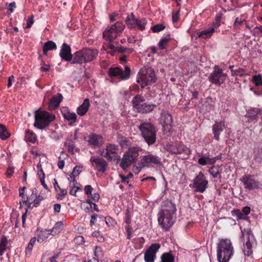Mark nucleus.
Instances as JSON below:
<instances>
[{
	"instance_id": "obj_1",
	"label": "nucleus",
	"mask_w": 262,
	"mask_h": 262,
	"mask_svg": "<svg viewBox=\"0 0 262 262\" xmlns=\"http://www.w3.org/2000/svg\"><path fill=\"white\" fill-rule=\"evenodd\" d=\"M176 210V206L171 201L165 203L158 217L159 224L163 229L167 230L173 224Z\"/></svg>"
},
{
	"instance_id": "obj_2",
	"label": "nucleus",
	"mask_w": 262,
	"mask_h": 262,
	"mask_svg": "<svg viewBox=\"0 0 262 262\" xmlns=\"http://www.w3.org/2000/svg\"><path fill=\"white\" fill-rule=\"evenodd\" d=\"M234 248L229 239H221L217 246V259L219 262H228L233 255Z\"/></svg>"
},
{
	"instance_id": "obj_3",
	"label": "nucleus",
	"mask_w": 262,
	"mask_h": 262,
	"mask_svg": "<svg viewBox=\"0 0 262 262\" xmlns=\"http://www.w3.org/2000/svg\"><path fill=\"white\" fill-rule=\"evenodd\" d=\"M98 52L97 50L85 48L77 51L73 54V60L72 64H82L94 60L97 56Z\"/></svg>"
},
{
	"instance_id": "obj_4",
	"label": "nucleus",
	"mask_w": 262,
	"mask_h": 262,
	"mask_svg": "<svg viewBox=\"0 0 262 262\" xmlns=\"http://www.w3.org/2000/svg\"><path fill=\"white\" fill-rule=\"evenodd\" d=\"M138 75L136 81L140 84L142 89L155 83L157 80L154 69L148 66L141 68L138 73Z\"/></svg>"
},
{
	"instance_id": "obj_5",
	"label": "nucleus",
	"mask_w": 262,
	"mask_h": 262,
	"mask_svg": "<svg viewBox=\"0 0 262 262\" xmlns=\"http://www.w3.org/2000/svg\"><path fill=\"white\" fill-rule=\"evenodd\" d=\"M138 128L142 137L149 146L156 142L157 130L153 124L150 122H142Z\"/></svg>"
},
{
	"instance_id": "obj_6",
	"label": "nucleus",
	"mask_w": 262,
	"mask_h": 262,
	"mask_svg": "<svg viewBox=\"0 0 262 262\" xmlns=\"http://www.w3.org/2000/svg\"><path fill=\"white\" fill-rule=\"evenodd\" d=\"M55 119L54 115L46 111L38 110L35 114L34 126L38 129H42L48 126L50 123Z\"/></svg>"
},
{
	"instance_id": "obj_7",
	"label": "nucleus",
	"mask_w": 262,
	"mask_h": 262,
	"mask_svg": "<svg viewBox=\"0 0 262 262\" xmlns=\"http://www.w3.org/2000/svg\"><path fill=\"white\" fill-rule=\"evenodd\" d=\"M242 234L241 239L244 243L243 251L245 255L249 256L252 253V246L255 238L250 229H244Z\"/></svg>"
},
{
	"instance_id": "obj_8",
	"label": "nucleus",
	"mask_w": 262,
	"mask_h": 262,
	"mask_svg": "<svg viewBox=\"0 0 262 262\" xmlns=\"http://www.w3.org/2000/svg\"><path fill=\"white\" fill-rule=\"evenodd\" d=\"M140 149L138 147H129L123 155L120 166L123 169H125L131 165L136 159L139 156V151Z\"/></svg>"
},
{
	"instance_id": "obj_9",
	"label": "nucleus",
	"mask_w": 262,
	"mask_h": 262,
	"mask_svg": "<svg viewBox=\"0 0 262 262\" xmlns=\"http://www.w3.org/2000/svg\"><path fill=\"white\" fill-rule=\"evenodd\" d=\"M124 26L122 22L118 21L111 27H108L103 33V37L112 42L123 30Z\"/></svg>"
},
{
	"instance_id": "obj_10",
	"label": "nucleus",
	"mask_w": 262,
	"mask_h": 262,
	"mask_svg": "<svg viewBox=\"0 0 262 262\" xmlns=\"http://www.w3.org/2000/svg\"><path fill=\"white\" fill-rule=\"evenodd\" d=\"M166 149L169 152L176 155L184 154L188 156L191 153V150L189 148L178 142L167 144Z\"/></svg>"
},
{
	"instance_id": "obj_11",
	"label": "nucleus",
	"mask_w": 262,
	"mask_h": 262,
	"mask_svg": "<svg viewBox=\"0 0 262 262\" xmlns=\"http://www.w3.org/2000/svg\"><path fill=\"white\" fill-rule=\"evenodd\" d=\"M240 180L244 184V188L249 191L261 189L262 187V184L255 180L253 176L250 174L243 176Z\"/></svg>"
},
{
	"instance_id": "obj_12",
	"label": "nucleus",
	"mask_w": 262,
	"mask_h": 262,
	"mask_svg": "<svg viewBox=\"0 0 262 262\" xmlns=\"http://www.w3.org/2000/svg\"><path fill=\"white\" fill-rule=\"evenodd\" d=\"M108 74L111 78L119 76L121 80H126L130 76V70L127 66H125L124 71L118 67L111 68L108 70Z\"/></svg>"
},
{
	"instance_id": "obj_13",
	"label": "nucleus",
	"mask_w": 262,
	"mask_h": 262,
	"mask_svg": "<svg viewBox=\"0 0 262 262\" xmlns=\"http://www.w3.org/2000/svg\"><path fill=\"white\" fill-rule=\"evenodd\" d=\"M227 75L223 72V70L218 66H215L214 71L211 73L209 78L213 84L220 85L223 83L226 78Z\"/></svg>"
},
{
	"instance_id": "obj_14",
	"label": "nucleus",
	"mask_w": 262,
	"mask_h": 262,
	"mask_svg": "<svg viewBox=\"0 0 262 262\" xmlns=\"http://www.w3.org/2000/svg\"><path fill=\"white\" fill-rule=\"evenodd\" d=\"M195 191L201 193L204 192L208 186V182L206 180L204 174L200 172L193 181Z\"/></svg>"
},
{
	"instance_id": "obj_15",
	"label": "nucleus",
	"mask_w": 262,
	"mask_h": 262,
	"mask_svg": "<svg viewBox=\"0 0 262 262\" xmlns=\"http://www.w3.org/2000/svg\"><path fill=\"white\" fill-rule=\"evenodd\" d=\"M126 22L130 28H138L141 31L145 29L146 21L145 18L138 17H126Z\"/></svg>"
},
{
	"instance_id": "obj_16",
	"label": "nucleus",
	"mask_w": 262,
	"mask_h": 262,
	"mask_svg": "<svg viewBox=\"0 0 262 262\" xmlns=\"http://www.w3.org/2000/svg\"><path fill=\"white\" fill-rule=\"evenodd\" d=\"M160 248V245L158 243L151 244L145 251L144 253V260L145 262H154L156 253Z\"/></svg>"
},
{
	"instance_id": "obj_17",
	"label": "nucleus",
	"mask_w": 262,
	"mask_h": 262,
	"mask_svg": "<svg viewBox=\"0 0 262 262\" xmlns=\"http://www.w3.org/2000/svg\"><path fill=\"white\" fill-rule=\"evenodd\" d=\"M160 163V158L158 157L151 154L144 156L142 157L141 159L142 167H148L150 165L159 164Z\"/></svg>"
},
{
	"instance_id": "obj_18",
	"label": "nucleus",
	"mask_w": 262,
	"mask_h": 262,
	"mask_svg": "<svg viewBox=\"0 0 262 262\" xmlns=\"http://www.w3.org/2000/svg\"><path fill=\"white\" fill-rule=\"evenodd\" d=\"M118 149L117 145L113 144H107L105 147L106 152L103 155L102 154V155L108 160L115 159L117 157V151Z\"/></svg>"
},
{
	"instance_id": "obj_19",
	"label": "nucleus",
	"mask_w": 262,
	"mask_h": 262,
	"mask_svg": "<svg viewBox=\"0 0 262 262\" xmlns=\"http://www.w3.org/2000/svg\"><path fill=\"white\" fill-rule=\"evenodd\" d=\"M262 114V108H253L247 111L246 117L249 122H255L257 121L259 116Z\"/></svg>"
},
{
	"instance_id": "obj_20",
	"label": "nucleus",
	"mask_w": 262,
	"mask_h": 262,
	"mask_svg": "<svg viewBox=\"0 0 262 262\" xmlns=\"http://www.w3.org/2000/svg\"><path fill=\"white\" fill-rule=\"evenodd\" d=\"M59 55L62 59L66 61L73 60V55L71 54V47L66 43L62 44Z\"/></svg>"
},
{
	"instance_id": "obj_21",
	"label": "nucleus",
	"mask_w": 262,
	"mask_h": 262,
	"mask_svg": "<svg viewBox=\"0 0 262 262\" xmlns=\"http://www.w3.org/2000/svg\"><path fill=\"white\" fill-rule=\"evenodd\" d=\"M225 128L226 125L224 121L220 122L215 121V124L212 126V132L214 138L216 140L219 141L220 135Z\"/></svg>"
},
{
	"instance_id": "obj_22",
	"label": "nucleus",
	"mask_w": 262,
	"mask_h": 262,
	"mask_svg": "<svg viewBox=\"0 0 262 262\" xmlns=\"http://www.w3.org/2000/svg\"><path fill=\"white\" fill-rule=\"evenodd\" d=\"M88 142L94 148L100 147L103 143V138L100 135L91 134L89 136Z\"/></svg>"
},
{
	"instance_id": "obj_23",
	"label": "nucleus",
	"mask_w": 262,
	"mask_h": 262,
	"mask_svg": "<svg viewBox=\"0 0 262 262\" xmlns=\"http://www.w3.org/2000/svg\"><path fill=\"white\" fill-rule=\"evenodd\" d=\"M90 161L92 163H95L96 164V169L102 173L106 171V166L107 163L105 160L102 158H97L95 157H91Z\"/></svg>"
},
{
	"instance_id": "obj_24",
	"label": "nucleus",
	"mask_w": 262,
	"mask_h": 262,
	"mask_svg": "<svg viewBox=\"0 0 262 262\" xmlns=\"http://www.w3.org/2000/svg\"><path fill=\"white\" fill-rule=\"evenodd\" d=\"M63 97L60 93L53 96L49 103V109L51 111L57 108L62 100Z\"/></svg>"
},
{
	"instance_id": "obj_25",
	"label": "nucleus",
	"mask_w": 262,
	"mask_h": 262,
	"mask_svg": "<svg viewBox=\"0 0 262 262\" xmlns=\"http://www.w3.org/2000/svg\"><path fill=\"white\" fill-rule=\"evenodd\" d=\"M61 112L64 118L70 121V125L76 122L77 115L75 113L69 112L67 108H64Z\"/></svg>"
},
{
	"instance_id": "obj_26",
	"label": "nucleus",
	"mask_w": 262,
	"mask_h": 262,
	"mask_svg": "<svg viewBox=\"0 0 262 262\" xmlns=\"http://www.w3.org/2000/svg\"><path fill=\"white\" fill-rule=\"evenodd\" d=\"M89 106V99L86 98L84 100L83 103L77 108V114L80 116H83L88 112Z\"/></svg>"
},
{
	"instance_id": "obj_27",
	"label": "nucleus",
	"mask_w": 262,
	"mask_h": 262,
	"mask_svg": "<svg viewBox=\"0 0 262 262\" xmlns=\"http://www.w3.org/2000/svg\"><path fill=\"white\" fill-rule=\"evenodd\" d=\"M156 107V105L155 104L143 103H142L141 107L138 110V112L143 114L149 113Z\"/></svg>"
},
{
	"instance_id": "obj_28",
	"label": "nucleus",
	"mask_w": 262,
	"mask_h": 262,
	"mask_svg": "<svg viewBox=\"0 0 262 262\" xmlns=\"http://www.w3.org/2000/svg\"><path fill=\"white\" fill-rule=\"evenodd\" d=\"M144 101V97L140 95H138L133 98L132 100L133 107L137 111V112L140 108L141 105Z\"/></svg>"
},
{
	"instance_id": "obj_29",
	"label": "nucleus",
	"mask_w": 262,
	"mask_h": 262,
	"mask_svg": "<svg viewBox=\"0 0 262 262\" xmlns=\"http://www.w3.org/2000/svg\"><path fill=\"white\" fill-rule=\"evenodd\" d=\"M214 32L213 28H210L208 29L204 30L201 32L197 33L198 37L207 39L210 37L213 33Z\"/></svg>"
},
{
	"instance_id": "obj_30",
	"label": "nucleus",
	"mask_w": 262,
	"mask_h": 262,
	"mask_svg": "<svg viewBox=\"0 0 262 262\" xmlns=\"http://www.w3.org/2000/svg\"><path fill=\"white\" fill-rule=\"evenodd\" d=\"M198 163L202 166L212 165L215 163V159H211L208 157H202L198 159Z\"/></svg>"
},
{
	"instance_id": "obj_31",
	"label": "nucleus",
	"mask_w": 262,
	"mask_h": 262,
	"mask_svg": "<svg viewBox=\"0 0 262 262\" xmlns=\"http://www.w3.org/2000/svg\"><path fill=\"white\" fill-rule=\"evenodd\" d=\"M57 48L55 43L52 41H48L43 46V53L47 55L49 50H55Z\"/></svg>"
},
{
	"instance_id": "obj_32",
	"label": "nucleus",
	"mask_w": 262,
	"mask_h": 262,
	"mask_svg": "<svg viewBox=\"0 0 262 262\" xmlns=\"http://www.w3.org/2000/svg\"><path fill=\"white\" fill-rule=\"evenodd\" d=\"M64 145L69 152L72 154H74L76 147L72 140L67 139Z\"/></svg>"
},
{
	"instance_id": "obj_33",
	"label": "nucleus",
	"mask_w": 262,
	"mask_h": 262,
	"mask_svg": "<svg viewBox=\"0 0 262 262\" xmlns=\"http://www.w3.org/2000/svg\"><path fill=\"white\" fill-rule=\"evenodd\" d=\"M63 223L62 222H58L56 223L53 228L50 230L51 233L53 235H55L58 234L63 228Z\"/></svg>"
},
{
	"instance_id": "obj_34",
	"label": "nucleus",
	"mask_w": 262,
	"mask_h": 262,
	"mask_svg": "<svg viewBox=\"0 0 262 262\" xmlns=\"http://www.w3.org/2000/svg\"><path fill=\"white\" fill-rule=\"evenodd\" d=\"M25 138L27 141L32 143H35L37 140L36 135L30 130H26Z\"/></svg>"
},
{
	"instance_id": "obj_35",
	"label": "nucleus",
	"mask_w": 262,
	"mask_h": 262,
	"mask_svg": "<svg viewBox=\"0 0 262 262\" xmlns=\"http://www.w3.org/2000/svg\"><path fill=\"white\" fill-rule=\"evenodd\" d=\"M161 259V262H174V257L170 252L163 253Z\"/></svg>"
},
{
	"instance_id": "obj_36",
	"label": "nucleus",
	"mask_w": 262,
	"mask_h": 262,
	"mask_svg": "<svg viewBox=\"0 0 262 262\" xmlns=\"http://www.w3.org/2000/svg\"><path fill=\"white\" fill-rule=\"evenodd\" d=\"M10 135L6 126L0 124V138L2 140H6L9 137Z\"/></svg>"
},
{
	"instance_id": "obj_37",
	"label": "nucleus",
	"mask_w": 262,
	"mask_h": 262,
	"mask_svg": "<svg viewBox=\"0 0 262 262\" xmlns=\"http://www.w3.org/2000/svg\"><path fill=\"white\" fill-rule=\"evenodd\" d=\"M51 234L50 230H41L38 234L37 241L42 242L45 239L48 237V235Z\"/></svg>"
},
{
	"instance_id": "obj_38",
	"label": "nucleus",
	"mask_w": 262,
	"mask_h": 262,
	"mask_svg": "<svg viewBox=\"0 0 262 262\" xmlns=\"http://www.w3.org/2000/svg\"><path fill=\"white\" fill-rule=\"evenodd\" d=\"M37 194V190L36 188H34L32 190V194L28 197L27 199L28 200V203L29 204V207H31V205L34 203L33 205H35V202L36 200V196Z\"/></svg>"
},
{
	"instance_id": "obj_39",
	"label": "nucleus",
	"mask_w": 262,
	"mask_h": 262,
	"mask_svg": "<svg viewBox=\"0 0 262 262\" xmlns=\"http://www.w3.org/2000/svg\"><path fill=\"white\" fill-rule=\"evenodd\" d=\"M162 117L164 125L171 126L172 123V116L168 113H165L163 114Z\"/></svg>"
},
{
	"instance_id": "obj_40",
	"label": "nucleus",
	"mask_w": 262,
	"mask_h": 262,
	"mask_svg": "<svg viewBox=\"0 0 262 262\" xmlns=\"http://www.w3.org/2000/svg\"><path fill=\"white\" fill-rule=\"evenodd\" d=\"M170 40L169 36L162 38L159 43L158 46L161 50H164L166 49L168 43Z\"/></svg>"
},
{
	"instance_id": "obj_41",
	"label": "nucleus",
	"mask_w": 262,
	"mask_h": 262,
	"mask_svg": "<svg viewBox=\"0 0 262 262\" xmlns=\"http://www.w3.org/2000/svg\"><path fill=\"white\" fill-rule=\"evenodd\" d=\"M210 174L214 178H221L219 168L217 167L212 166L209 169Z\"/></svg>"
},
{
	"instance_id": "obj_42",
	"label": "nucleus",
	"mask_w": 262,
	"mask_h": 262,
	"mask_svg": "<svg viewBox=\"0 0 262 262\" xmlns=\"http://www.w3.org/2000/svg\"><path fill=\"white\" fill-rule=\"evenodd\" d=\"M165 28V25L163 23L158 24L151 27V30L154 33H158L163 31Z\"/></svg>"
},
{
	"instance_id": "obj_43",
	"label": "nucleus",
	"mask_w": 262,
	"mask_h": 262,
	"mask_svg": "<svg viewBox=\"0 0 262 262\" xmlns=\"http://www.w3.org/2000/svg\"><path fill=\"white\" fill-rule=\"evenodd\" d=\"M35 242H36V238L35 237H32L31 239V240H30V242H29V244H28V245L26 249V254H28V253H29V254H31V251H32V249H33V246H34V244L35 243Z\"/></svg>"
},
{
	"instance_id": "obj_44",
	"label": "nucleus",
	"mask_w": 262,
	"mask_h": 262,
	"mask_svg": "<svg viewBox=\"0 0 262 262\" xmlns=\"http://www.w3.org/2000/svg\"><path fill=\"white\" fill-rule=\"evenodd\" d=\"M119 143L122 148H126L129 145V141L125 137H121L119 139Z\"/></svg>"
},
{
	"instance_id": "obj_45",
	"label": "nucleus",
	"mask_w": 262,
	"mask_h": 262,
	"mask_svg": "<svg viewBox=\"0 0 262 262\" xmlns=\"http://www.w3.org/2000/svg\"><path fill=\"white\" fill-rule=\"evenodd\" d=\"M233 67V66H230V69L231 70L232 75L242 76L245 74V71L244 70V69L242 68H238L237 70H233L232 69Z\"/></svg>"
},
{
	"instance_id": "obj_46",
	"label": "nucleus",
	"mask_w": 262,
	"mask_h": 262,
	"mask_svg": "<svg viewBox=\"0 0 262 262\" xmlns=\"http://www.w3.org/2000/svg\"><path fill=\"white\" fill-rule=\"evenodd\" d=\"M82 168V167L80 166H75L73 168V171L70 175V178H72V177H76L78 176L81 172Z\"/></svg>"
},
{
	"instance_id": "obj_47",
	"label": "nucleus",
	"mask_w": 262,
	"mask_h": 262,
	"mask_svg": "<svg viewBox=\"0 0 262 262\" xmlns=\"http://www.w3.org/2000/svg\"><path fill=\"white\" fill-rule=\"evenodd\" d=\"M133 51V49L131 48H127L123 46L116 47V52L118 53H131Z\"/></svg>"
},
{
	"instance_id": "obj_48",
	"label": "nucleus",
	"mask_w": 262,
	"mask_h": 262,
	"mask_svg": "<svg viewBox=\"0 0 262 262\" xmlns=\"http://www.w3.org/2000/svg\"><path fill=\"white\" fill-rule=\"evenodd\" d=\"M252 81L256 86H262V78L260 75L254 76L252 79Z\"/></svg>"
},
{
	"instance_id": "obj_49",
	"label": "nucleus",
	"mask_w": 262,
	"mask_h": 262,
	"mask_svg": "<svg viewBox=\"0 0 262 262\" xmlns=\"http://www.w3.org/2000/svg\"><path fill=\"white\" fill-rule=\"evenodd\" d=\"M235 213L236 215L237 216V220H244L245 221H247L248 220L249 217L246 216V215H245L242 213V212L239 211V210H237L235 211Z\"/></svg>"
},
{
	"instance_id": "obj_50",
	"label": "nucleus",
	"mask_w": 262,
	"mask_h": 262,
	"mask_svg": "<svg viewBox=\"0 0 262 262\" xmlns=\"http://www.w3.org/2000/svg\"><path fill=\"white\" fill-rule=\"evenodd\" d=\"M6 7L7 9L11 13L13 12L15 9L16 7V3L15 2H12L10 4L6 3Z\"/></svg>"
},
{
	"instance_id": "obj_51",
	"label": "nucleus",
	"mask_w": 262,
	"mask_h": 262,
	"mask_svg": "<svg viewBox=\"0 0 262 262\" xmlns=\"http://www.w3.org/2000/svg\"><path fill=\"white\" fill-rule=\"evenodd\" d=\"M256 159L258 162L262 161V142L258 147V153L256 156Z\"/></svg>"
},
{
	"instance_id": "obj_52",
	"label": "nucleus",
	"mask_w": 262,
	"mask_h": 262,
	"mask_svg": "<svg viewBox=\"0 0 262 262\" xmlns=\"http://www.w3.org/2000/svg\"><path fill=\"white\" fill-rule=\"evenodd\" d=\"M59 190H60V191L58 194L57 199H60V200H62L67 195V189H66L60 188Z\"/></svg>"
},
{
	"instance_id": "obj_53",
	"label": "nucleus",
	"mask_w": 262,
	"mask_h": 262,
	"mask_svg": "<svg viewBox=\"0 0 262 262\" xmlns=\"http://www.w3.org/2000/svg\"><path fill=\"white\" fill-rule=\"evenodd\" d=\"M125 230L127 233V238L130 239L132 237V228L130 225H126Z\"/></svg>"
},
{
	"instance_id": "obj_54",
	"label": "nucleus",
	"mask_w": 262,
	"mask_h": 262,
	"mask_svg": "<svg viewBox=\"0 0 262 262\" xmlns=\"http://www.w3.org/2000/svg\"><path fill=\"white\" fill-rule=\"evenodd\" d=\"M7 245V240L5 237H3L0 243V248L5 250L6 247Z\"/></svg>"
},
{
	"instance_id": "obj_55",
	"label": "nucleus",
	"mask_w": 262,
	"mask_h": 262,
	"mask_svg": "<svg viewBox=\"0 0 262 262\" xmlns=\"http://www.w3.org/2000/svg\"><path fill=\"white\" fill-rule=\"evenodd\" d=\"M245 22L244 19H242V18L236 17L235 21H234V27H238L241 25H244Z\"/></svg>"
},
{
	"instance_id": "obj_56",
	"label": "nucleus",
	"mask_w": 262,
	"mask_h": 262,
	"mask_svg": "<svg viewBox=\"0 0 262 262\" xmlns=\"http://www.w3.org/2000/svg\"><path fill=\"white\" fill-rule=\"evenodd\" d=\"M93 236H95L98 238V241L99 242H103L104 241V238L101 235H100L99 232L97 231H95L93 233Z\"/></svg>"
},
{
	"instance_id": "obj_57",
	"label": "nucleus",
	"mask_w": 262,
	"mask_h": 262,
	"mask_svg": "<svg viewBox=\"0 0 262 262\" xmlns=\"http://www.w3.org/2000/svg\"><path fill=\"white\" fill-rule=\"evenodd\" d=\"M27 26L24 27L25 29L31 28L32 24L34 23L33 17H29L27 20Z\"/></svg>"
},
{
	"instance_id": "obj_58",
	"label": "nucleus",
	"mask_w": 262,
	"mask_h": 262,
	"mask_svg": "<svg viewBox=\"0 0 262 262\" xmlns=\"http://www.w3.org/2000/svg\"><path fill=\"white\" fill-rule=\"evenodd\" d=\"M92 187L91 185H88L84 187L85 193L87 195L92 194Z\"/></svg>"
},
{
	"instance_id": "obj_59",
	"label": "nucleus",
	"mask_w": 262,
	"mask_h": 262,
	"mask_svg": "<svg viewBox=\"0 0 262 262\" xmlns=\"http://www.w3.org/2000/svg\"><path fill=\"white\" fill-rule=\"evenodd\" d=\"M250 210H251V209L249 207L245 206L243 208L241 212H242V213L243 214H244L245 215H246V216H248L247 215L250 213Z\"/></svg>"
},
{
	"instance_id": "obj_60",
	"label": "nucleus",
	"mask_w": 262,
	"mask_h": 262,
	"mask_svg": "<svg viewBox=\"0 0 262 262\" xmlns=\"http://www.w3.org/2000/svg\"><path fill=\"white\" fill-rule=\"evenodd\" d=\"M125 222L126 223V225H130V216L129 215L128 210H126Z\"/></svg>"
},
{
	"instance_id": "obj_61",
	"label": "nucleus",
	"mask_w": 262,
	"mask_h": 262,
	"mask_svg": "<svg viewBox=\"0 0 262 262\" xmlns=\"http://www.w3.org/2000/svg\"><path fill=\"white\" fill-rule=\"evenodd\" d=\"M57 166L60 169H62L64 166V162L63 160L61 159L60 157H59Z\"/></svg>"
},
{
	"instance_id": "obj_62",
	"label": "nucleus",
	"mask_w": 262,
	"mask_h": 262,
	"mask_svg": "<svg viewBox=\"0 0 262 262\" xmlns=\"http://www.w3.org/2000/svg\"><path fill=\"white\" fill-rule=\"evenodd\" d=\"M42 200H43V197L42 196H41L40 194L38 195H37L35 205H33V206L37 207L39 205L40 202Z\"/></svg>"
},
{
	"instance_id": "obj_63",
	"label": "nucleus",
	"mask_w": 262,
	"mask_h": 262,
	"mask_svg": "<svg viewBox=\"0 0 262 262\" xmlns=\"http://www.w3.org/2000/svg\"><path fill=\"white\" fill-rule=\"evenodd\" d=\"M78 189V187L73 186L70 190V193L72 195H76V192Z\"/></svg>"
},
{
	"instance_id": "obj_64",
	"label": "nucleus",
	"mask_w": 262,
	"mask_h": 262,
	"mask_svg": "<svg viewBox=\"0 0 262 262\" xmlns=\"http://www.w3.org/2000/svg\"><path fill=\"white\" fill-rule=\"evenodd\" d=\"M75 242L78 243L79 244H82L84 242V238L82 236H78L74 239Z\"/></svg>"
}]
</instances>
